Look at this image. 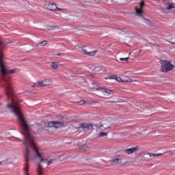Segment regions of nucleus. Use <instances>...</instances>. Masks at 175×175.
I'll return each instance as SVG.
<instances>
[{"instance_id":"obj_32","label":"nucleus","mask_w":175,"mask_h":175,"mask_svg":"<svg viewBox=\"0 0 175 175\" xmlns=\"http://www.w3.org/2000/svg\"><path fill=\"white\" fill-rule=\"evenodd\" d=\"M94 70L96 72L98 70L96 68H94Z\"/></svg>"},{"instance_id":"obj_23","label":"nucleus","mask_w":175,"mask_h":175,"mask_svg":"<svg viewBox=\"0 0 175 175\" xmlns=\"http://www.w3.org/2000/svg\"><path fill=\"white\" fill-rule=\"evenodd\" d=\"M146 5V3H144V1H141V2L139 3V6H142L143 8H144V5Z\"/></svg>"},{"instance_id":"obj_18","label":"nucleus","mask_w":175,"mask_h":175,"mask_svg":"<svg viewBox=\"0 0 175 175\" xmlns=\"http://www.w3.org/2000/svg\"><path fill=\"white\" fill-rule=\"evenodd\" d=\"M51 67L53 68V69H58V63L57 62H52V66Z\"/></svg>"},{"instance_id":"obj_4","label":"nucleus","mask_w":175,"mask_h":175,"mask_svg":"<svg viewBox=\"0 0 175 175\" xmlns=\"http://www.w3.org/2000/svg\"><path fill=\"white\" fill-rule=\"evenodd\" d=\"M95 90L98 91L99 92H102L105 96H109V95H111V94H113L112 90L103 88H97L95 89Z\"/></svg>"},{"instance_id":"obj_2","label":"nucleus","mask_w":175,"mask_h":175,"mask_svg":"<svg viewBox=\"0 0 175 175\" xmlns=\"http://www.w3.org/2000/svg\"><path fill=\"white\" fill-rule=\"evenodd\" d=\"M173 69H174V65L172 64V62L167 60L161 62V72L163 73H167V72H170Z\"/></svg>"},{"instance_id":"obj_19","label":"nucleus","mask_w":175,"mask_h":175,"mask_svg":"<svg viewBox=\"0 0 175 175\" xmlns=\"http://www.w3.org/2000/svg\"><path fill=\"white\" fill-rule=\"evenodd\" d=\"M46 44H47V41L44 40V41L40 42L39 44H38L37 46H46Z\"/></svg>"},{"instance_id":"obj_8","label":"nucleus","mask_w":175,"mask_h":175,"mask_svg":"<svg viewBox=\"0 0 175 175\" xmlns=\"http://www.w3.org/2000/svg\"><path fill=\"white\" fill-rule=\"evenodd\" d=\"M81 53L82 54H85L86 55H90V57H94L96 53H98V51H94L92 52H88L87 49H82Z\"/></svg>"},{"instance_id":"obj_26","label":"nucleus","mask_w":175,"mask_h":175,"mask_svg":"<svg viewBox=\"0 0 175 175\" xmlns=\"http://www.w3.org/2000/svg\"><path fill=\"white\" fill-rule=\"evenodd\" d=\"M51 163H53V160L47 161V165L48 166H50V165H51Z\"/></svg>"},{"instance_id":"obj_34","label":"nucleus","mask_w":175,"mask_h":175,"mask_svg":"<svg viewBox=\"0 0 175 175\" xmlns=\"http://www.w3.org/2000/svg\"><path fill=\"white\" fill-rule=\"evenodd\" d=\"M0 165H1V162H0Z\"/></svg>"},{"instance_id":"obj_17","label":"nucleus","mask_w":175,"mask_h":175,"mask_svg":"<svg viewBox=\"0 0 175 175\" xmlns=\"http://www.w3.org/2000/svg\"><path fill=\"white\" fill-rule=\"evenodd\" d=\"M46 126L48 128H53V126L55 127V122H53V121L49 122Z\"/></svg>"},{"instance_id":"obj_16","label":"nucleus","mask_w":175,"mask_h":175,"mask_svg":"<svg viewBox=\"0 0 175 175\" xmlns=\"http://www.w3.org/2000/svg\"><path fill=\"white\" fill-rule=\"evenodd\" d=\"M75 103H77L78 105H79V106H83V105H85V100H81L80 101L75 102Z\"/></svg>"},{"instance_id":"obj_24","label":"nucleus","mask_w":175,"mask_h":175,"mask_svg":"<svg viewBox=\"0 0 175 175\" xmlns=\"http://www.w3.org/2000/svg\"><path fill=\"white\" fill-rule=\"evenodd\" d=\"M167 9L169 10L170 9H173V4H170L167 7Z\"/></svg>"},{"instance_id":"obj_15","label":"nucleus","mask_w":175,"mask_h":175,"mask_svg":"<svg viewBox=\"0 0 175 175\" xmlns=\"http://www.w3.org/2000/svg\"><path fill=\"white\" fill-rule=\"evenodd\" d=\"M61 126H64V122L61 121L55 122V128H61Z\"/></svg>"},{"instance_id":"obj_7","label":"nucleus","mask_w":175,"mask_h":175,"mask_svg":"<svg viewBox=\"0 0 175 175\" xmlns=\"http://www.w3.org/2000/svg\"><path fill=\"white\" fill-rule=\"evenodd\" d=\"M46 8L51 12H57V9H58V7L57 6V4H55V3H49L46 5Z\"/></svg>"},{"instance_id":"obj_6","label":"nucleus","mask_w":175,"mask_h":175,"mask_svg":"<svg viewBox=\"0 0 175 175\" xmlns=\"http://www.w3.org/2000/svg\"><path fill=\"white\" fill-rule=\"evenodd\" d=\"M139 150V146H135L132 147L131 148H127L124 150L125 154H128L129 155H131L132 154H134V152H136Z\"/></svg>"},{"instance_id":"obj_9","label":"nucleus","mask_w":175,"mask_h":175,"mask_svg":"<svg viewBox=\"0 0 175 175\" xmlns=\"http://www.w3.org/2000/svg\"><path fill=\"white\" fill-rule=\"evenodd\" d=\"M82 128H83V131H88L89 129H92V124L83 123Z\"/></svg>"},{"instance_id":"obj_21","label":"nucleus","mask_w":175,"mask_h":175,"mask_svg":"<svg viewBox=\"0 0 175 175\" xmlns=\"http://www.w3.org/2000/svg\"><path fill=\"white\" fill-rule=\"evenodd\" d=\"M6 44H9V43L5 42L3 40H0V46H6Z\"/></svg>"},{"instance_id":"obj_22","label":"nucleus","mask_w":175,"mask_h":175,"mask_svg":"<svg viewBox=\"0 0 175 175\" xmlns=\"http://www.w3.org/2000/svg\"><path fill=\"white\" fill-rule=\"evenodd\" d=\"M101 126L104 128V129H109V128H110V125H107L106 123L103 124Z\"/></svg>"},{"instance_id":"obj_20","label":"nucleus","mask_w":175,"mask_h":175,"mask_svg":"<svg viewBox=\"0 0 175 175\" xmlns=\"http://www.w3.org/2000/svg\"><path fill=\"white\" fill-rule=\"evenodd\" d=\"M104 136H107V133L101 132L98 134V137H104Z\"/></svg>"},{"instance_id":"obj_13","label":"nucleus","mask_w":175,"mask_h":175,"mask_svg":"<svg viewBox=\"0 0 175 175\" xmlns=\"http://www.w3.org/2000/svg\"><path fill=\"white\" fill-rule=\"evenodd\" d=\"M38 175H43V167L40 163H38V167L37 169Z\"/></svg>"},{"instance_id":"obj_10","label":"nucleus","mask_w":175,"mask_h":175,"mask_svg":"<svg viewBox=\"0 0 175 175\" xmlns=\"http://www.w3.org/2000/svg\"><path fill=\"white\" fill-rule=\"evenodd\" d=\"M135 16L137 17H142V16H143V13H144V12L142 10V9H139V8L137 7L135 8Z\"/></svg>"},{"instance_id":"obj_3","label":"nucleus","mask_w":175,"mask_h":175,"mask_svg":"<svg viewBox=\"0 0 175 175\" xmlns=\"http://www.w3.org/2000/svg\"><path fill=\"white\" fill-rule=\"evenodd\" d=\"M51 84H53V82L51 79H44V81H38L33 83V85H31V87H33V88H36V87H47L48 85H51Z\"/></svg>"},{"instance_id":"obj_27","label":"nucleus","mask_w":175,"mask_h":175,"mask_svg":"<svg viewBox=\"0 0 175 175\" xmlns=\"http://www.w3.org/2000/svg\"><path fill=\"white\" fill-rule=\"evenodd\" d=\"M122 80H132V79H129V77H126L124 79H122Z\"/></svg>"},{"instance_id":"obj_30","label":"nucleus","mask_w":175,"mask_h":175,"mask_svg":"<svg viewBox=\"0 0 175 175\" xmlns=\"http://www.w3.org/2000/svg\"><path fill=\"white\" fill-rule=\"evenodd\" d=\"M143 6H140L139 9H141V10H143Z\"/></svg>"},{"instance_id":"obj_14","label":"nucleus","mask_w":175,"mask_h":175,"mask_svg":"<svg viewBox=\"0 0 175 175\" xmlns=\"http://www.w3.org/2000/svg\"><path fill=\"white\" fill-rule=\"evenodd\" d=\"M165 154H166V152L164 153H148V155H149V157H162V155H165Z\"/></svg>"},{"instance_id":"obj_31","label":"nucleus","mask_w":175,"mask_h":175,"mask_svg":"<svg viewBox=\"0 0 175 175\" xmlns=\"http://www.w3.org/2000/svg\"><path fill=\"white\" fill-rule=\"evenodd\" d=\"M171 44H175V42H170Z\"/></svg>"},{"instance_id":"obj_1","label":"nucleus","mask_w":175,"mask_h":175,"mask_svg":"<svg viewBox=\"0 0 175 175\" xmlns=\"http://www.w3.org/2000/svg\"><path fill=\"white\" fill-rule=\"evenodd\" d=\"M20 72L18 68H13L8 70L5 65V59H3V55L0 54V72H1V85L4 88L5 93L7 95L8 100L11 103L7 104V109H9L17 116L18 121L22 129V135L25 136V140H35V138L29 133V125L27 124L23 112H21V108H20V102L14 99V92H13V88L10 81L6 78L8 75H13Z\"/></svg>"},{"instance_id":"obj_11","label":"nucleus","mask_w":175,"mask_h":175,"mask_svg":"<svg viewBox=\"0 0 175 175\" xmlns=\"http://www.w3.org/2000/svg\"><path fill=\"white\" fill-rule=\"evenodd\" d=\"M122 159H112L109 161L110 163L112 165H116L117 163H121Z\"/></svg>"},{"instance_id":"obj_12","label":"nucleus","mask_w":175,"mask_h":175,"mask_svg":"<svg viewBox=\"0 0 175 175\" xmlns=\"http://www.w3.org/2000/svg\"><path fill=\"white\" fill-rule=\"evenodd\" d=\"M144 23H145L146 25H149L150 27H154V25H155V23L146 18H144Z\"/></svg>"},{"instance_id":"obj_33","label":"nucleus","mask_w":175,"mask_h":175,"mask_svg":"<svg viewBox=\"0 0 175 175\" xmlns=\"http://www.w3.org/2000/svg\"><path fill=\"white\" fill-rule=\"evenodd\" d=\"M58 55H61V53H59Z\"/></svg>"},{"instance_id":"obj_5","label":"nucleus","mask_w":175,"mask_h":175,"mask_svg":"<svg viewBox=\"0 0 175 175\" xmlns=\"http://www.w3.org/2000/svg\"><path fill=\"white\" fill-rule=\"evenodd\" d=\"M109 79H115L116 80V81H118L119 83H132L133 81H132V80H122V78L120 77H117L116 75H112L111 77L109 78Z\"/></svg>"},{"instance_id":"obj_28","label":"nucleus","mask_w":175,"mask_h":175,"mask_svg":"<svg viewBox=\"0 0 175 175\" xmlns=\"http://www.w3.org/2000/svg\"><path fill=\"white\" fill-rule=\"evenodd\" d=\"M55 28V26H51L49 29H54Z\"/></svg>"},{"instance_id":"obj_29","label":"nucleus","mask_w":175,"mask_h":175,"mask_svg":"<svg viewBox=\"0 0 175 175\" xmlns=\"http://www.w3.org/2000/svg\"><path fill=\"white\" fill-rule=\"evenodd\" d=\"M57 10H64V8H57Z\"/></svg>"},{"instance_id":"obj_25","label":"nucleus","mask_w":175,"mask_h":175,"mask_svg":"<svg viewBox=\"0 0 175 175\" xmlns=\"http://www.w3.org/2000/svg\"><path fill=\"white\" fill-rule=\"evenodd\" d=\"M120 59L121 61H126V60L129 59V57H125V58L120 57Z\"/></svg>"}]
</instances>
